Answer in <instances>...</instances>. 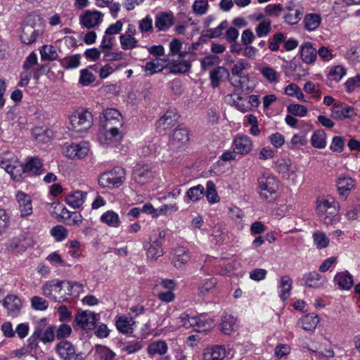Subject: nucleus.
Here are the masks:
<instances>
[{
  "label": "nucleus",
  "instance_id": "nucleus-49",
  "mask_svg": "<svg viewBox=\"0 0 360 360\" xmlns=\"http://www.w3.org/2000/svg\"><path fill=\"white\" fill-rule=\"evenodd\" d=\"M120 42L123 50H131L139 46L138 40L129 34H121L120 36Z\"/></svg>",
  "mask_w": 360,
  "mask_h": 360
},
{
  "label": "nucleus",
  "instance_id": "nucleus-30",
  "mask_svg": "<svg viewBox=\"0 0 360 360\" xmlns=\"http://www.w3.org/2000/svg\"><path fill=\"white\" fill-rule=\"evenodd\" d=\"M167 66H168V59L156 58L146 63L144 70L148 75H152L161 72Z\"/></svg>",
  "mask_w": 360,
  "mask_h": 360
},
{
  "label": "nucleus",
  "instance_id": "nucleus-52",
  "mask_svg": "<svg viewBox=\"0 0 360 360\" xmlns=\"http://www.w3.org/2000/svg\"><path fill=\"white\" fill-rule=\"evenodd\" d=\"M205 194V188L198 184L190 188L186 192V196L192 201L199 200Z\"/></svg>",
  "mask_w": 360,
  "mask_h": 360
},
{
  "label": "nucleus",
  "instance_id": "nucleus-25",
  "mask_svg": "<svg viewBox=\"0 0 360 360\" xmlns=\"http://www.w3.org/2000/svg\"><path fill=\"white\" fill-rule=\"evenodd\" d=\"M337 186L340 196L345 200L354 188V181L350 177L340 176L337 181Z\"/></svg>",
  "mask_w": 360,
  "mask_h": 360
},
{
  "label": "nucleus",
  "instance_id": "nucleus-61",
  "mask_svg": "<svg viewBox=\"0 0 360 360\" xmlns=\"http://www.w3.org/2000/svg\"><path fill=\"white\" fill-rule=\"evenodd\" d=\"M219 58L215 55H210L204 57L200 60L201 68L203 70H207L214 65L219 63Z\"/></svg>",
  "mask_w": 360,
  "mask_h": 360
},
{
  "label": "nucleus",
  "instance_id": "nucleus-4",
  "mask_svg": "<svg viewBox=\"0 0 360 360\" xmlns=\"http://www.w3.org/2000/svg\"><path fill=\"white\" fill-rule=\"evenodd\" d=\"M56 328L52 326H46V320L41 319L35 327L34 332L29 338V345L32 348L37 345V340H40L44 343L51 342L56 336Z\"/></svg>",
  "mask_w": 360,
  "mask_h": 360
},
{
  "label": "nucleus",
  "instance_id": "nucleus-54",
  "mask_svg": "<svg viewBox=\"0 0 360 360\" xmlns=\"http://www.w3.org/2000/svg\"><path fill=\"white\" fill-rule=\"evenodd\" d=\"M61 65L65 69H74L80 65L79 55H73L63 58L60 61Z\"/></svg>",
  "mask_w": 360,
  "mask_h": 360
},
{
  "label": "nucleus",
  "instance_id": "nucleus-50",
  "mask_svg": "<svg viewBox=\"0 0 360 360\" xmlns=\"http://www.w3.org/2000/svg\"><path fill=\"white\" fill-rule=\"evenodd\" d=\"M205 194L207 201L211 203H216L219 201V196L216 191V186L212 181H208L206 184V191L205 190Z\"/></svg>",
  "mask_w": 360,
  "mask_h": 360
},
{
  "label": "nucleus",
  "instance_id": "nucleus-27",
  "mask_svg": "<svg viewBox=\"0 0 360 360\" xmlns=\"http://www.w3.org/2000/svg\"><path fill=\"white\" fill-rule=\"evenodd\" d=\"M303 280L305 284L313 288H321L326 282V278L316 271L308 272L304 274Z\"/></svg>",
  "mask_w": 360,
  "mask_h": 360
},
{
  "label": "nucleus",
  "instance_id": "nucleus-3",
  "mask_svg": "<svg viewBox=\"0 0 360 360\" xmlns=\"http://www.w3.org/2000/svg\"><path fill=\"white\" fill-rule=\"evenodd\" d=\"M178 320L184 328H193L197 332L207 331L213 327V322L202 314L191 316L185 311L179 315Z\"/></svg>",
  "mask_w": 360,
  "mask_h": 360
},
{
  "label": "nucleus",
  "instance_id": "nucleus-31",
  "mask_svg": "<svg viewBox=\"0 0 360 360\" xmlns=\"http://www.w3.org/2000/svg\"><path fill=\"white\" fill-rule=\"evenodd\" d=\"M121 117V114L116 109H108L103 113L105 123L102 122V124L103 127L104 125L109 124L111 126L117 125L118 127H122V122Z\"/></svg>",
  "mask_w": 360,
  "mask_h": 360
},
{
  "label": "nucleus",
  "instance_id": "nucleus-59",
  "mask_svg": "<svg viewBox=\"0 0 360 360\" xmlns=\"http://www.w3.org/2000/svg\"><path fill=\"white\" fill-rule=\"evenodd\" d=\"M288 112L295 116L304 117L307 115V108L300 104H290L287 108Z\"/></svg>",
  "mask_w": 360,
  "mask_h": 360
},
{
  "label": "nucleus",
  "instance_id": "nucleus-19",
  "mask_svg": "<svg viewBox=\"0 0 360 360\" xmlns=\"http://www.w3.org/2000/svg\"><path fill=\"white\" fill-rule=\"evenodd\" d=\"M7 310V314L11 317L17 316L21 309L22 302L20 298L14 295H7L2 302Z\"/></svg>",
  "mask_w": 360,
  "mask_h": 360
},
{
  "label": "nucleus",
  "instance_id": "nucleus-16",
  "mask_svg": "<svg viewBox=\"0 0 360 360\" xmlns=\"http://www.w3.org/2000/svg\"><path fill=\"white\" fill-rule=\"evenodd\" d=\"M356 115L355 108L340 102L335 103L331 109L332 117L338 120L351 118Z\"/></svg>",
  "mask_w": 360,
  "mask_h": 360
},
{
  "label": "nucleus",
  "instance_id": "nucleus-8",
  "mask_svg": "<svg viewBox=\"0 0 360 360\" xmlns=\"http://www.w3.org/2000/svg\"><path fill=\"white\" fill-rule=\"evenodd\" d=\"M125 180V171L120 167H116L112 170L103 173L98 183L103 188H114L120 186Z\"/></svg>",
  "mask_w": 360,
  "mask_h": 360
},
{
  "label": "nucleus",
  "instance_id": "nucleus-37",
  "mask_svg": "<svg viewBox=\"0 0 360 360\" xmlns=\"http://www.w3.org/2000/svg\"><path fill=\"white\" fill-rule=\"evenodd\" d=\"M292 281L288 276L281 278L278 283L279 296L283 301L286 300L290 295Z\"/></svg>",
  "mask_w": 360,
  "mask_h": 360
},
{
  "label": "nucleus",
  "instance_id": "nucleus-29",
  "mask_svg": "<svg viewBox=\"0 0 360 360\" xmlns=\"http://www.w3.org/2000/svg\"><path fill=\"white\" fill-rule=\"evenodd\" d=\"M334 281L339 288L343 290H349L354 284L353 276L347 271L337 273L334 277Z\"/></svg>",
  "mask_w": 360,
  "mask_h": 360
},
{
  "label": "nucleus",
  "instance_id": "nucleus-9",
  "mask_svg": "<svg viewBox=\"0 0 360 360\" xmlns=\"http://www.w3.org/2000/svg\"><path fill=\"white\" fill-rule=\"evenodd\" d=\"M284 11L286 12L283 16L285 22L294 25L302 19L304 9L300 4L290 0L286 3Z\"/></svg>",
  "mask_w": 360,
  "mask_h": 360
},
{
  "label": "nucleus",
  "instance_id": "nucleus-47",
  "mask_svg": "<svg viewBox=\"0 0 360 360\" xmlns=\"http://www.w3.org/2000/svg\"><path fill=\"white\" fill-rule=\"evenodd\" d=\"M173 24L172 17L168 14L163 13L155 18V27L160 31H164L170 27Z\"/></svg>",
  "mask_w": 360,
  "mask_h": 360
},
{
  "label": "nucleus",
  "instance_id": "nucleus-38",
  "mask_svg": "<svg viewBox=\"0 0 360 360\" xmlns=\"http://www.w3.org/2000/svg\"><path fill=\"white\" fill-rule=\"evenodd\" d=\"M178 119V115L175 110H170L167 111L163 116H162L158 121V127H161L163 129L169 128L170 126H173Z\"/></svg>",
  "mask_w": 360,
  "mask_h": 360
},
{
  "label": "nucleus",
  "instance_id": "nucleus-40",
  "mask_svg": "<svg viewBox=\"0 0 360 360\" xmlns=\"http://www.w3.org/2000/svg\"><path fill=\"white\" fill-rule=\"evenodd\" d=\"M100 220L102 223L112 228H118L121 224L118 214L112 210H108L104 212L101 216Z\"/></svg>",
  "mask_w": 360,
  "mask_h": 360
},
{
  "label": "nucleus",
  "instance_id": "nucleus-7",
  "mask_svg": "<svg viewBox=\"0 0 360 360\" xmlns=\"http://www.w3.org/2000/svg\"><path fill=\"white\" fill-rule=\"evenodd\" d=\"M257 183L259 195L262 199L270 201L275 198L279 184L274 176L263 174L258 179Z\"/></svg>",
  "mask_w": 360,
  "mask_h": 360
},
{
  "label": "nucleus",
  "instance_id": "nucleus-42",
  "mask_svg": "<svg viewBox=\"0 0 360 360\" xmlns=\"http://www.w3.org/2000/svg\"><path fill=\"white\" fill-rule=\"evenodd\" d=\"M144 248L147 250V257L150 259H156L163 255V250L158 240H154L153 243L145 245Z\"/></svg>",
  "mask_w": 360,
  "mask_h": 360
},
{
  "label": "nucleus",
  "instance_id": "nucleus-53",
  "mask_svg": "<svg viewBox=\"0 0 360 360\" xmlns=\"http://www.w3.org/2000/svg\"><path fill=\"white\" fill-rule=\"evenodd\" d=\"M260 72L269 82H278L279 74L269 66H264L260 69Z\"/></svg>",
  "mask_w": 360,
  "mask_h": 360
},
{
  "label": "nucleus",
  "instance_id": "nucleus-46",
  "mask_svg": "<svg viewBox=\"0 0 360 360\" xmlns=\"http://www.w3.org/2000/svg\"><path fill=\"white\" fill-rule=\"evenodd\" d=\"M326 134L323 129H319L314 132L311 143L314 148H323L326 146Z\"/></svg>",
  "mask_w": 360,
  "mask_h": 360
},
{
  "label": "nucleus",
  "instance_id": "nucleus-43",
  "mask_svg": "<svg viewBox=\"0 0 360 360\" xmlns=\"http://www.w3.org/2000/svg\"><path fill=\"white\" fill-rule=\"evenodd\" d=\"M135 321L132 318L120 316L116 321V326L118 330L122 333H131L133 332L132 325Z\"/></svg>",
  "mask_w": 360,
  "mask_h": 360
},
{
  "label": "nucleus",
  "instance_id": "nucleus-48",
  "mask_svg": "<svg viewBox=\"0 0 360 360\" xmlns=\"http://www.w3.org/2000/svg\"><path fill=\"white\" fill-rule=\"evenodd\" d=\"M96 356L98 360H113L115 356V353L110 349L108 347L102 345H97L96 347Z\"/></svg>",
  "mask_w": 360,
  "mask_h": 360
},
{
  "label": "nucleus",
  "instance_id": "nucleus-60",
  "mask_svg": "<svg viewBox=\"0 0 360 360\" xmlns=\"http://www.w3.org/2000/svg\"><path fill=\"white\" fill-rule=\"evenodd\" d=\"M96 79L94 74L87 69L80 71L79 83L83 86H87L94 82Z\"/></svg>",
  "mask_w": 360,
  "mask_h": 360
},
{
  "label": "nucleus",
  "instance_id": "nucleus-33",
  "mask_svg": "<svg viewBox=\"0 0 360 360\" xmlns=\"http://www.w3.org/2000/svg\"><path fill=\"white\" fill-rule=\"evenodd\" d=\"M39 34L40 32L39 30H35L31 25H26L22 27L20 37L23 44H31L36 41Z\"/></svg>",
  "mask_w": 360,
  "mask_h": 360
},
{
  "label": "nucleus",
  "instance_id": "nucleus-64",
  "mask_svg": "<svg viewBox=\"0 0 360 360\" xmlns=\"http://www.w3.org/2000/svg\"><path fill=\"white\" fill-rule=\"evenodd\" d=\"M31 304L32 308L40 311L46 309L49 306L48 302L45 299L39 296H34L31 299Z\"/></svg>",
  "mask_w": 360,
  "mask_h": 360
},
{
  "label": "nucleus",
  "instance_id": "nucleus-57",
  "mask_svg": "<svg viewBox=\"0 0 360 360\" xmlns=\"http://www.w3.org/2000/svg\"><path fill=\"white\" fill-rule=\"evenodd\" d=\"M215 285L216 280L214 278L202 281L198 287L199 295L205 296Z\"/></svg>",
  "mask_w": 360,
  "mask_h": 360
},
{
  "label": "nucleus",
  "instance_id": "nucleus-63",
  "mask_svg": "<svg viewBox=\"0 0 360 360\" xmlns=\"http://www.w3.org/2000/svg\"><path fill=\"white\" fill-rule=\"evenodd\" d=\"M55 330L56 337L57 339L68 338L70 336L72 331L71 326L65 323L60 325L58 328Z\"/></svg>",
  "mask_w": 360,
  "mask_h": 360
},
{
  "label": "nucleus",
  "instance_id": "nucleus-51",
  "mask_svg": "<svg viewBox=\"0 0 360 360\" xmlns=\"http://www.w3.org/2000/svg\"><path fill=\"white\" fill-rule=\"evenodd\" d=\"M313 240L318 249H323L329 244V238L324 232L315 231L313 233Z\"/></svg>",
  "mask_w": 360,
  "mask_h": 360
},
{
  "label": "nucleus",
  "instance_id": "nucleus-58",
  "mask_svg": "<svg viewBox=\"0 0 360 360\" xmlns=\"http://www.w3.org/2000/svg\"><path fill=\"white\" fill-rule=\"evenodd\" d=\"M255 32L259 37L267 36L271 32L270 20H264L259 23L255 28Z\"/></svg>",
  "mask_w": 360,
  "mask_h": 360
},
{
  "label": "nucleus",
  "instance_id": "nucleus-1",
  "mask_svg": "<svg viewBox=\"0 0 360 360\" xmlns=\"http://www.w3.org/2000/svg\"><path fill=\"white\" fill-rule=\"evenodd\" d=\"M340 205L330 195L317 200L316 212L320 220L326 226L339 221Z\"/></svg>",
  "mask_w": 360,
  "mask_h": 360
},
{
  "label": "nucleus",
  "instance_id": "nucleus-26",
  "mask_svg": "<svg viewBox=\"0 0 360 360\" xmlns=\"http://www.w3.org/2000/svg\"><path fill=\"white\" fill-rule=\"evenodd\" d=\"M16 198L19 204L20 216L22 217H25L30 215L32 213V200L30 197L22 192H19L16 195Z\"/></svg>",
  "mask_w": 360,
  "mask_h": 360
},
{
  "label": "nucleus",
  "instance_id": "nucleus-23",
  "mask_svg": "<svg viewBox=\"0 0 360 360\" xmlns=\"http://www.w3.org/2000/svg\"><path fill=\"white\" fill-rule=\"evenodd\" d=\"M229 70L223 67L218 66L212 70L210 72V85L215 89L220 85L221 82L229 77Z\"/></svg>",
  "mask_w": 360,
  "mask_h": 360
},
{
  "label": "nucleus",
  "instance_id": "nucleus-39",
  "mask_svg": "<svg viewBox=\"0 0 360 360\" xmlns=\"http://www.w3.org/2000/svg\"><path fill=\"white\" fill-rule=\"evenodd\" d=\"M228 22L226 20H224L217 27L203 31L202 36L199 39V41H205V40L203 39V37L218 38L221 37L222 32L228 27Z\"/></svg>",
  "mask_w": 360,
  "mask_h": 360
},
{
  "label": "nucleus",
  "instance_id": "nucleus-10",
  "mask_svg": "<svg viewBox=\"0 0 360 360\" xmlns=\"http://www.w3.org/2000/svg\"><path fill=\"white\" fill-rule=\"evenodd\" d=\"M194 57L195 56L193 53L181 52L179 54L180 58L179 60L172 62L168 61V66L169 67L170 72L175 74L188 72L191 67L189 60H194Z\"/></svg>",
  "mask_w": 360,
  "mask_h": 360
},
{
  "label": "nucleus",
  "instance_id": "nucleus-24",
  "mask_svg": "<svg viewBox=\"0 0 360 360\" xmlns=\"http://www.w3.org/2000/svg\"><path fill=\"white\" fill-rule=\"evenodd\" d=\"M226 356V351L222 345L207 347L203 352L204 360H223Z\"/></svg>",
  "mask_w": 360,
  "mask_h": 360
},
{
  "label": "nucleus",
  "instance_id": "nucleus-12",
  "mask_svg": "<svg viewBox=\"0 0 360 360\" xmlns=\"http://www.w3.org/2000/svg\"><path fill=\"white\" fill-rule=\"evenodd\" d=\"M188 141V133L186 129H176L169 139V148L172 151H177L183 148Z\"/></svg>",
  "mask_w": 360,
  "mask_h": 360
},
{
  "label": "nucleus",
  "instance_id": "nucleus-62",
  "mask_svg": "<svg viewBox=\"0 0 360 360\" xmlns=\"http://www.w3.org/2000/svg\"><path fill=\"white\" fill-rule=\"evenodd\" d=\"M283 6L281 4H269L266 6L264 12L266 15L272 17H278L281 15V12L284 11Z\"/></svg>",
  "mask_w": 360,
  "mask_h": 360
},
{
  "label": "nucleus",
  "instance_id": "nucleus-17",
  "mask_svg": "<svg viewBox=\"0 0 360 360\" xmlns=\"http://www.w3.org/2000/svg\"><path fill=\"white\" fill-rule=\"evenodd\" d=\"M117 125H104L103 131L98 135L99 141L102 144H110L118 141L121 138L120 132Z\"/></svg>",
  "mask_w": 360,
  "mask_h": 360
},
{
  "label": "nucleus",
  "instance_id": "nucleus-56",
  "mask_svg": "<svg viewBox=\"0 0 360 360\" xmlns=\"http://www.w3.org/2000/svg\"><path fill=\"white\" fill-rule=\"evenodd\" d=\"M41 58L44 60H54L57 58L58 54L52 46L45 45L40 51Z\"/></svg>",
  "mask_w": 360,
  "mask_h": 360
},
{
  "label": "nucleus",
  "instance_id": "nucleus-45",
  "mask_svg": "<svg viewBox=\"0 0 360 360\" xmlns=\"http://www.w3.org/2000/svg\"><path fill=\"white\" fill-rule=\"evenodd\" d=\"M65 285L67 296L79 297L81 293L84 292V285L82 283L65 280Z\"/></svg>",
  "mask_w": 360,
  "mask_h": 360
},
{
  "label": "nucleus",
  "instance_id": "nucleus-34",
  "mask_svg": "<svg viewBox=\"0 0 360 360\" xmlns=\"http://www.w3.org/2000/svg\"><path fill=\"white\" fill-rule=\"evenodd\" d=\"M86 193L81 191H75L66 196V203L74 209L79 208L84 203Z\"/></svg>",
  "mask_w": 360,
  "mask_h": 360
},
{
  "label": "nucleus",
  "instance_id": "nucleus-21",
  "mask_svg": "<svg viewBox=\"0 0 360 360\" xmlns=\"http://www.w3.org/2000/svg\"><path fill=\"white\" fill-rule=\"evenodd\" d=\"M233 149L235 152L240 155H247L252 148V141L251 139L246 136H239L233 140Z\"/></svg>",
  "mask_w": 360,
  "mask_h": 360
},
{
  "label": "nucleus",
  "instance_id": "nucleus-35",
  "mask_svg": "<svg viewBox=\"0 0 360 360\" xmlns=\"http://www.w3.org/2000/svg\"><path fill=\"white\" fill-rule=\"evenodd\" d=\"M321 20V16L319 13H307L303 20L304 27L309 32L314 31L319 27Z\"/></svg>",
  "mask_w": 360,
  "mask_h": 360
},
{
  "label": "nucleus",
  "instance_id": "nucleus-22",
  "mask_svg": "<svg viewBox=\"0 0 360 360\" xmlns=\"http://www.w3.org/2000/svg\"><path fill=\"white\" fill-rule=\"evenodd\" d=\"M300 56L303 63L306 64H313L316 60L317 51L312 46L311 42H305L300 47Z\"/></svg>",
  "mask_w": 360,
  "mask_h": 360
},
{
  "label": "nucleus",
  "instance_id": "nucleus-5",
  "mask_svg": "<svg viewBox=\"0 0 360 360\" xmlns=\"http://www.w3.org/2000/svg\"><path fill=\"white\" fill-rule=\"evenodd\" d=\"M42 294L56 302L68 300L65 280H51L46 282L41 287Z\"/></svg>",
  "mask_w": 360,
  "mask_h": 360
},
{
  "label": "nucleus",
  "instance_id": "nucleus-11",
  "mask_svg": "<svg viewBox=\"0 0 360 360\" xmlns=\"http://www.w3.org/2000/svg\"><path fill=\"white\" fill-rule=\"evenodd\" d=\"M153 169L150 165H137L133 170L132 178L136 183L141 185L148 183L155 176Z\"/></svg>",
  "mask_w": 360,
  "mask_h": 360
},
{
  "label": "nucleus",
  "instance_id": "nucleus-41",
  "mask_svg": "<svg viewBox=\"0 0 360 360\" xmlns=\"http://www.w3.org/2000/svg\"><path fill=\"white\" fill-rule=\"evenodd\" d=\"M319 317L314 314H309L300 319L302 328L304 330H314L319 323Z\"/></svg>",
  "mask_w": 360,
  "mask_h": 360
},
{
  "label": "nucleus",
  "instance_id": "nucleus-6",
  "mask_svg": "<svg viewBox=\"0 0 360 360\" xmlns=\"http://www.w3.org/2000/svg\"><path fill=\"white\" fill-rule=\"evenodd\" d=\"M93 115L86 110H77L70 116V129L77 132L87 131L93 124Z\"/></svg>",
  "mask_w": 360,
  "mask_h": 360
},
{
  "label": "nucleus",
  "instance_id": "nucleus-14",
  "mask_svg": "<svg viewBox=\"0 0 360 360\" xmlns=\"http://www.w3.org/2000/svg\"><path fill=\"white\" fill-rule=\"evenodd\" d=\"M89 151V143L82 141L68 146L64 150V154L70 159H82L88 154Z\"/></svg>",
  "mask_w": 360,
  "mask_h": 360
},
{
  "label": "nucleus",
  "instance_id": "nucleus-15",
  "mask_svg": "<svg viewBox=\"0 0 360 360\" xmlns=\"http://www.w3.org/2000/svg\"><path fill=\"white\" fill-rule=\"evenodd\" d=\"M97 314L90 311H82L76 314L75 321L84 330H92L95 328Z\"/></svg>",
  "mask_w": 360,
  "mask_h": 360
},
{
  "label": "nucleus",
  "instance_id": "nucleus-32",
  "mask_svg": "<svg viewBox=\"0 0 360 360\" xmlns=\"http://www.w3.org/2000/svg\"><path fill=\"white\" fill-rule=\"evenodd\" d=\"M189 253L185 248L179 247L174 250L172 261L176 268H182L183 266L189 261Z\"/></svg>",
  "mask_w": 360,
  "mask_h": 360
},
{
  "label": "nucleus",
  "instance_id": "nucleus-28",
  "mask_svg": "<svg viewBox=\"0 0 360 360\" xmlns=\"http://www.w3.org/2000/svg\"><path fill=\"white\" fill-rule=\"evenodd\" d=\"M25 236L20 234L9 240L6 244V249L8 252H23L27 249V243H25Z\"/></svg>",
  "mask_w": 360,
  "mask_h": 360
},
{
  "label": "nucleus",
  "instance_id": "nucleus-36",
  "mask_svg": "<svg viewBox=\"0 0 360 360\" xmlns=\"http://www.w3.org/2000/svg\"><path fill=\"white\" fill-rule=\"evenodd\" d=\"M236 318L232 314L224 313L221 317V330L224 334L229 335L236 330Z\"/></svg>",
  "mask_w": 360,
  "mask_h": 360
},
{
  "label": "nucleus",
  "instance_id": "nucleus-44",
  "mask_svg": "<svg viewBox=\"0 0 360 360\" xmlns=\"http://www.w3.org/2000/svg\"><path fill=\"white\" fill-rule=\"evenodd\" d=\"M168 349L167 345L165 341L159 340L150 343L147 348V352L149 355L153 356L155 354L163 355L167 353Z\"/></svg>",
  "mask_w": 360,
  "mask_h": 360
},
{
  "label": "nucleus",
  "instance_id": "nucleus-2",
  "mask_svg": "<svg viewBox=\"0 0 360 360\" xmlns=\"http://www.w3.org/2000/svg\"><path fill=\"white\" fill-rule=\"evenodd\" d=\"M0 166L15 181H21L26 178L24 163L12 153H4L0 157Z\"/></svg>",
  "mask_w": 360,
  "mask_h": 360
},
{
  "label": "nucleus",
  "instance_id": "nucleus-13",
  "mask_svg": "<svg viewBox=\"0 0 360 360\" xmlns=\"http://www.w3.org/2000/svg\"><path fill=\"white\" fill-rule=\"evenodd\" d=\"M55 349L63 360H81L79 354L75 352L74 345L70 341H60L56 345Z\"/></svg>",
  "mask_w": 360,
  "mask_h": 360
},
{
  "label": "nucleus",
  "instance_id": "nucleus-55",
  "mask_svg": "<svg viewBox=\"0 0 360 360\" xmlns=\"http://www.w3.org/2000/svg\"><path fill=\"white\" fill-rule=\"evenodd\" d=\"M345 75L346 70L342 66L335 65L331 68L328 77L330 80L339 82Z\"/></svg>",
  "mask_w": 360,
  "mask_h": 360
},
{
  "label": "nucleus",
  "instance_id": "nucleus-20",
  "mask_svg": "<svg viewBox=\"0 0 360 360\" xmlns=\"http://www.w3.org/2000/svg\"><path fill=\"white\" fill-rule=\"evenodd\" d=\"M25 176H39L45 172L43 164L38 157H29L24 163Z\"/></svg>",
  "mask_w": 360,
  "mask_h": 360
},
{
  "label": "nucleus",
  "instance_id": "nucleus-18",
  "mask_svg": "<svg viewBox=\"0 0 360 360\" xmlns=\"http://www.w3.org/2000/svg\"><path fill=\"white\" fill-rule=\"evenodd\" d=\"M103 14L100 11L86 10L80 16V23L91 29L98 25L102 21Z\"/></svg>",
  "mask_w": 360,
  "mask_h": 360
}]
</instances>
